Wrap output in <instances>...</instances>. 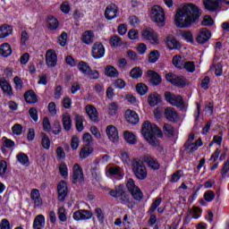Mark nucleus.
Instances as JSON below:
<instances>
[{
  "mask_svg": "<svg viewBox=\"0 0 229 229\" xmlns=\"http://www.w3.org/2000/svg\"><path fill=\"white\" fill-rule=\"evenodd\" d=\"M201 17V11L193 4H186L175 13L174 22L177 28H191Z\"/></svg>",
  "mask_w": 229,
  "mask_h": 229,
  "instance_id": "f257e3e1",
  "label": "nucleus"
},
{
  "mask_svg": "<svg viewBox=\"0 0 229 229\" xmlns=\"http://www.w3.org/2000/svg\"><path fill=\"white\" fill-rule=\"evenodd\" d=\"M141 134L147 142H148L150 146H153V148H158V146H160V141L157 139V137L158 139H162L164 137L162 130H160L156 124L149 122H145L143 123Z\"/></svg>",
  "mask_w": 229,
  "mask_h": 229,
  "instance_id": "f03ea898",
  "label": "nucleus"
},
{
  "mask_svg": "<svg viewBox=\"0 0 229 229\" xmlns=\"http://www.w3.org/2000/svg\"><path fill=\"white\" fill-rule=\"evenodd\" d=\"M106 191H109L110 196H112V198H114L115 199H118L121 205H125V207L131 209L134 208L135 201H133V199L131 198V196H130V193L126 191L124 184H119L115 186L114 190H110V188H107L106 189Z\"/></svg>",
  "mask_w": 229,
  "mask_h": 229,
  "instance_id": "7ed1b4c3",
  "label": "nucleus"
},
{
  "mask_svg": "<svg viewBox=\"0 0 229 229\" xmlns=\"http://www.w3.org/2000/svg\"><path fill=\"white\" fill-rule=\"evenodd\" d=\"M132 173L138 180H146L148 178V168L144 162L140 159H133L131 163Z\"/></svg>",
  "mask_w": 229,
  "mask_h": 229,
  "instance_id": "20e7f679",
  "label": "nucleus"
},
{
  "mask_svg": "<svg viewBox=\"0 0 229 229\" xmlns=\"http://www.w3.org/2000/svg\"><path fill=\"white\" fill-rule=\"evenodd\" d=\"M150 17L157 26H165V13L162 6L154 5L151 9Z\"/></svg>",
  "mask_w": 229,
  "mask_h": 229,
  "instance_id": "39448f33",
  "label": "nucleus"
},
{
  "mask_svg": "<svg viewBox=\"0 0 229 229\" xmlns=\"http://www.w3.org/2000/svg\"><path fill=\"white\" fill-rule=\"evenodd\" d=\"M165 99L169 105H172V106H177V108H180L181 110L185 109V102H183V98L180 95L166 91L165 93Z\"/></svg>",
  "mask_w": 229,
  "mask_h": 229,
  "instance_id": "423d86ee",
  "label": "nucleus"
},
{
  "mask_svg": "<svg viewBox=\"0 0 229 229\" xmlns=\"http://www.w3.org/2000/svg\"><path fill=\"white\" fill-rule=\"evenodd\" d=\"M165 80L168 81L172 85H175V87H180L183 89L185 85H187V81L183 77H180L174 73H167L165 75Z\"/></svg>",
  "mask_w": 229,
  "mask_h": 229,
  "instance_id": "0eeeda50",
  "label": "nucleus"
},
{
  "mask_svg": "<svg viewBox=\"0 0 229 229\" xmlns=\"http://www.w3.org/2000/svg\"><path fill=\"white\" fill-rule=\"evenodd\" d=\"M212 37V32L207 28H202L197 33L196 40L198 44H207Z\"/></svg>",
  "mask_w": 229,
  "mask_h": 229,
  "instance_id": "6e6552de",
  "label": "nucleus"
},
{
  "mask_svg": "<svg viewBox=\"0 0 229 229\" xmlns=\"http://www.w3.org/2000/svg\"><path fill=\"white\" fill-rule=\"evenodd\" d=\"M91 56H93L96 60L103 58V56H105V46H103V43H94L91 48Z\"/></svg>",
  "mask_w": 229,
  "mask_h": 229,
  "instance_id": "1a4fd4ad",
  "label": "nucleus"
},
{
  "mask_svg": "<svg viewBox=\"0 0 229 229\" xmlns=\"http://www.w3.org/2000/svg\"><path fill=\"white\" fill-rule=\"evenodd\" d=\"M106 134L110 142H118L119 141V131L114 125H107L106 127Z\"/></svg>",
  "mask_w": 229,
  "mask_h": 229,
  "instance_id": "9d476101",
  "label": "nucleus"
},
{
  "mask_svg": "<svg viewBox=\"0 0 229 229\" xmlns=\"http://www.w3.org/2000/svg\"><path fill=\"white\" fill-rule=\"evenodd\" d=\"M92 212L87 209H80L73 213V219L75 221H87L89 219H92Z\"/></svg>",
  "mask_w": 229,
  "mask_h": 229,
  "instance_id": "9b49d317",
  "label": "nucleus"
},
{
  "mask_svg": "<svg viewBox=\"0 0 229 229\" xmlns=\"http://www.w3.org/2000/svg\"><path fill=\"white\" fill-rule=\"evenodd\" d=\"M141 37L145 38V40H148L150 44H158V36L152 29L144 30L141 33Z\"/></svg>",
  "mask_w": 229,
  "mask_h": 229,
  "instance_id": "f8f14e48",
  "label": "nucleus"
},
{
  "mask_svg": "<svg viewBox=\"0 0 229 229\" xmlns=\"http://www.w3.org/2000/svg\"><path fill=\"white\" fill-rule=\"evenodd\" d=\"M46 62L47 67H56V64H58V55H56V52L53 49H49L46 54Z\"/></svg>",
  "mask_w": 229,
  "mask_h": 229,
  "instance_id": "ddd939ff",
  "label": "nucleus"
},
{
  "mask_svg": "<svg viewBox=\"0 0 229 229\" xmlns=\"http://www.w3.org/2000/svg\"><path fill=\"white\" fill-rule=\"evenodd\" d=\"M84 176L83 170L79 164L73 165L72 183H83Z\"/></svg>",
  "mask_w": 229,
  "mask_h": 229,
  "instance_id": "4468645a",
  "label": "nucleus"
},
{
  "mask_svg": "<svg viewBox=\"0 0 229 229\" xmlns=\"http://www.w3.org/2000/svg\"><path fill=\"white\" fill-rule=\"evenodd\" d=\"M119 14V8L115 4H110L106 8L105 17L107 21H113V19L117 18Z\"/></svg>",
  "mask_w": 229,
  "mask_h": 229,
  "instance_id": "2eb2a0df",
  "label": "nucleus"
},
{
  "mask_svg": "<svg viewBox=\"0 0 229 229\" xmlns=\"http://www.w3.org/2000/svg\"><path fill=\"white\" fill-rule=\"evenodd\" d=\"M143 162H145L148 167H149V169H152V171H158V169H160V164L158 163L157 157H153L148 155L143 157Z\"/></svg>",
  "mask_w": 229,
  "mask_h": 229,
  "instance_id": "dca6fc26",
  "label": "nucleus"
},
{
  "mask_svg": "<svg viewBox=\"0 0 229 229\" xmlns=\"http://www.w3.org/2000/svg\"><path fill=\"white\" fill-rule=\"evenodd\" d=\"M81 39L86 46H90L94 44L96 34H94V30H86L82 33Z\"/></svg>",
  "mask_w": 229,
  "mask_h": 229,
  "instance_id": "f3484780",
  "label": "nucleus"
},
{
  "mask_svg": "<svg viewBox=\"0 0 229 229\" xmlns=\"http://www.w3.org/2000/svg\"><path fill=\"white\" fill-rule=\"evenodd\" d=\"M0 89H2L4 96H13V89H12V85L4 78L0 79Z\"/></svg>",
  "mask_w": 229,
  "mask_h": 229,
  "instance_id": "a211bd4d",
  "label": "nucleus"
},
{
  "mask_svg": "<svg viewBox=\"0 0 229 229\" xmlns=\"http://www.w3.org/2000/svg\"><path fill=\"white\" fill-rule=\"evenodd\" d=\"M86 114L89 115L90 121H93V123H98L99 121V114H98V109L94 106L87 105Z\"/></svg>",
  "mask_w": 229,
  "mask_h": 229,
  "instance_id": "6ab92c4d",
  "label": "nucleus"
},
{
  "mask_svg": "<svg viewBox=\"0 0 229 229\" xmlns=\"http://www.w3.org/2000/svg\"><path fill=\"white\" fill-rule=\"evenodd\" d=\"M125 119L127 123H129L130 124H138L140 121L139 114H137V112L131 109H127L125 111Z\"/></svg>",
  "mask_w": 229,
  "mask_h": 229,
  "instance_id": "aec40b11",
  "label": "nucleus"
},
{
  "mask_svg": "<svg viewBox=\"0 0 229 229\" xmlns=\"http://www.w3.org/2000/svg\"><path fill=\"white\" fill-rule=\"evenodd\" d=\"M58 199L64 201L67 198V182L61 181L57 186Z\"/></svg>",
  "mask_w": 229,
  "mask_h": 229,
  "instance_id": "412c9836",
  "label": "nucleus"
},
{
  "mask_svg": "<svg viewBox=\"0 0 229 229\" xmlns=\"http://www.w3.org/2000/svg\"><path fill=\"white\" fill-rule=\"evenodd\" d=\"M166 47H168V49H170L171 51L174 50V49H181L182 45L180 44V41H177L176 38H174V36H168L166 38Z\"/></svg>",
  "mask_w": 229,
  "mask_h": 229,
  "instance_id": "4be33fe9",
  "label": "nucleus"
},
{
  "mask_svg": "<svg viewBox=\"0 0 229 229\" xmlns=\"http://www.w3.org/2000/svg\"><path fill=\"white\" fill-rule=\"evenodd\" d=\"M30 199H32L34 203V207L40 208L42 207V198L40 197V191L37 189H33L30 191Z\"/></svg>",
  "mask_w": 229,
  "mask_h": 229,
  "instance_id": "5701e85b",
  "label": "nucleus"
},
{
  "mask_svg": "<svg viewBox=\"0 0 229 229\" xmlns=\"http://www.w3.org/2000/svg\"><path fill=\"white\" fill-rule=\"evenodd\" d=\"M165 117L167 119V121H170V123H175V121L178 119V112H176L174 107H166L165 109Z\"/></svg>",
  "mask_w": 229,
  "mask_h": 229,
  "instance_id": "b1692460",
  "label": "nucleus"
},
{
  "mask_svg": "<svg viewBox=\"0 0 229 229\" xmlns=\"http://www.w3.org/2000/svg\"><path fill=\"white\" fill-rule=\"evenodd\" d=\"M219 3H221V0H204V8L208 12H216L219 8Z\"/></svg>",
  "mask_w": 229,
  "mask_h": 229,
  "instance_id": "393cba45",
  "label": "nucleus"
},
{
  "mask_svg": "<svg viewBox=\"0 0 229 229\" xmlns=\"http://www.w3.org/2000/svg\"><path fill=\"white\" fill-rule=\"evenodd\" d=\"M147 76L150 78V83L152 85H160V83H162V78L154 71L148 70L147 72Z\"/></svg>",
  "mask_w": 229,
  "mask_h": 229,
  "instance_id": "a878e982",
  "label": "nucleus"
},
{
  "mask_svg": "<svg viewBox=\"0 0 229 229\" xmlns=\"http://www.w3.org/2000/svg\"><path fill=\"white\" fill-rule=\"evenodd\" d=\"M46 226V217L44 215H38L33 221L34 229H44Z\"/></svg>",
  "mask_w": 229,
  "mask_h": 229,
  "instance_id": "bb28decb",
  "label": "nucleus"
},
{
  "mask_svg": "<svg viewBox=\"0 0 229 229\" xmlns=\"http://www.w3.org/2000/svg\"><path fill=\"white\" fill-rule=\"evenodd\" d=\"M13 33V28L8 24H3L0 26V38H6Z\"/></svg>",
  "mask_w": 229,
  "mask_h": 229,
  "instance_id": "cd10ccee",
  "label": "nucleus"
},
{
  "mask_svg": "<svg viewBox=\"0 0 229 229\" xmlns=\"http://www.w3.org/2000/svg\"><path fill=\"white\" fill-rule=\"evenodd\" d=\"M184 146L189 153H194V151H198V148L203 146V141H201V139H198L195 142L188 143Z\"/></svg>",
  "mask_w": 229,
  "mask_h": 229,
  "instance_id": "c85d7f7f",
  "label": "nucleus"
},
{
  "mask_svg": "<svg viewBox=\"0 0 229 229\" xmlns=\"http://www.w3.org/2000/svg\"><path fill=\"white\" fill-rule=\"evenodd\" d=\"M104 73L107 76V78H118L119 71L113 65H106L104 71Z\"/></svg>",
  "mask_w": 229,
  "mask_h": 229,
  "instance_id": "c756f323",
  "label": "nucleus"
},
{
  "mask_svg": "<svg viewBox=\"0 0 229 229\" xmlns=\"http://www.w3.org/2000/svg\"><path fill=\"white\" fill-rule=\"evenodd\" d=\"M106 174L107 176H121L123 174V168L120 166L107 167L106 170Z\"/></svg>",
  "mask_w": 229,
  "mask_h": 229,
  "instance_id": "7c9ffc66",
  "label": "nucleus"
},
{
  "mask_svg": "<svg viewBox=\"0 0 229 229\" xmlns=\"http://www.w3.org/2000/svg\"><path fill=\"white\" fill-rule=\"evenodd\" d=\"M123 138H124V140L127 141V143L131 144V146H135V144H137V136H135L133 132H131L129 131H124Z\"/></svg>",
  "mask_w": 229,
  "mask_h": 229,
  "instance_id": "2f4dec72",
  "label": "nucleus"
},
{
  "mask_svg": "<svg viewBox=\"0 0 229 229\" xmlns=\"http://www.w3.org/2000/svg\"><path fill=\"white\" fill-rule=\"evenodd\" d=\"M13 50L12 47L8 43H4L0 46V55L1 56H4V58H6L12 55Z\"/></svg>",
  "mask_w": 229,
  "mask_h": 229,
  "instance_id": "473e14b6",
  "label": "nucleus"
},
{
  "mask_svg": "<svg viewBox=\"0 0 229 229\" xmlns=\"http://www.w3.org/2000/svg\"><path fill=\"white\" fill-rule=\"evenodd\" d=\"M172 63L177 69H183L185 58L182 55H174L172 59Z\"/></svg>",
  "mask_w": 229,
  "mask_h": 229,
  "instance_id": "72a5a7b5",
  "label": "nucleus"
},
{
  "mask_svg": "<svg viewBox=\"0 0 229 229\" xmlns=\"http://www.w3.org/2000/svg\"><path fill=\"white\" fill-rule=\"evenodd\" d=\"M160 101V95L157 93H152L148 95V103L150 106H157Z\"/></svg>",
  "mask_w": 229,
  "mask_h": 229,
  "instance_id": "f704fd0d",
  "label": "nucleus"
},
{
  "mask_svg": "<svg viewBox=\"0 0 229 229\" xmlns=\"http://www.w3.org/2000/svg\"><path fill=\"white\" fill-rule=\"evenodd\" d=\"M63 126L66 131H69L72 126V121L71 120V115L65 113L63 115Z\"/></svg>",
  "mask_w": 229,
  "mask_h": 229,
  "instance_id": "c9c22d12",
  "label": "nucleus"
},
{
  "mask_svg": "<svg viewBox=\"0 0 229 229\" xmlns=\"http://www.w3.org/2000/svg\"><path fill=\"white\" fill-rule=\"evenodd\" d=\"M16 159L19 162V164H21V165H30V157H28V155L21 152L16 156Z\"/></svg>",
  "mask_w": 229,
  "mask_h": 229,
  "instance_id": "e433bc0d",
  "label": "nucleus"
},
{
  "mask_svg": "<svg viewBox=\"0 0 229 229\" xmlns=\"http://www.w3.org/2000/svg\"><path fill=\"white\" fill-rule=\"evenodd\" d=\"M119 111V105L115 102H111L107 106V114L108 115L114 116L117 115V112Z\"/></svg>",
  "mask_w": 229,
  "mask_h": 229,
  "instance_id": "4c0bfd02",
  "label": "nucleus"
},
{
  "mask_svg": "<svg viewBox=\"0 0 229 229\" xmlns=\"http://www.w3.org/2000/svg\"><path fill=\"white\" fill-rule=\"evenodd\" d=\"M41 144L44 149H49L51 148V140H49V136L45 132L40 133Z\"/></svg>",
  "mask_w": 229,
  "mask_h": 229,
  "instance_id": "58836bf2",
  "label": "nucleus"
},
{
  "mask_svg": "<svg viewBox=\"0 0 229 229\" xmlns=\"http://www.w3.org/2000/svg\"><path fill=\"white\" fill-rule=\"evenodd\" d=\"M130 194L136 201H142L144 198V193H142V191H140V188L139 187L136 188L135 190H132V191H130Z\"/></svg>",
  "mask_w": 229,
  "mask_h": 229,
  "instance_id": "ea45409f",
  "label": "nucleus"
},
{
  "mask_svg": "<svg viewBox=\"0 0 229 229\" xmlns=\"http://www.w3.org/2000/svg\"><path fill=\"white\" fill-rule=\"evenodd\" d=\"M77 69H79L80 72H82L84 76H87L89 74V71H90V66H89L87 63L81 61L77 64Z\"/></svg>",
  "mask_w": 229,
  "mask_h": 229,
  "instance_id": "a19ab883",
  "label": "nucleus"
},
{
  "mask_svg": "<svg viewBox=\"0 0 229 229\" xmlns=\"http://www.w3.org/2000/svg\"><path fill=\"white\" fill-rule=\"evenodd\" d=\"M25 101L27 103H37V95L33 90H29L24 94Z\"/></svg>",
  "mask_w": 229,
  "mask_h": 229,
  "instance_id": "79ce46f5",
  "label": "nucleus"
},
{
  "mask_svg": "<svg viewBox=\"0 0 229 229\" xmlns=\"http://www.w3.org/2000/svg\"><path fill=\"white\" fill-rule=\"evenodd\" d=\"M92 151H94V148L89 145H86L81 149L80 157L81 158H87V157H89L92 154Z\"/></svg>",
  "mask_w": 229,
  "mask_h": 229,
  "instance_id": "37998d69",
  "label": "nucleus"
},
{
  "mask_svg": "<svg viewBox=\"0 0 229 229\" xmlns=\"http://www.w3.org/2000/svg\"><path fill=\"white\" fill-rule=\"evenodd\" d=\"M109 44L112 47H120L123 46V40L119 36H113L109 39Z\"/></svg>",
  "mask_w": 229,
  "mask_h": 229,
  "instance_id": "c03bdc74",
  "label": "nucleus"
},
{
  "mask_svg": "<svg viewBox=\"0 0 229 229\" xmlns=\"http://www.w3.org/2000/svg\"><path fill=\"white\" fill-rule=\"evenodd\" d=\"M162 204V198L158 197L151 204L149 209H148V214H154L157 208L160 207Z\"/></svg>",
  "mask_w": 229,
  "mask_h": 229,
  "instance_id": "a18cd8bd",
  "label": "nucleus"
},
{
  "mask_svg": "<svg viewBox=\"0 0 229 229\" xmlns=\"http://www.w3.org/2000/svg\"><path fill=\"white\" fill-rule=\"evenodd\" d=\"M181 37L183 38V40H186V42H190L191 44L194 42V36L190 30H184L181 32Z\"/></svg>",
  "mask_w": 229,
  "mask_h": 229,
  "instance_id": "49530a36",
  "label": "nucleus"
},
{
  "mask_svg": "<svg viewBox=\"0 0 229 229\" xmlns=\"http://www.w3.org/2000/svg\"><path fill=\"white\" fill-rule=\"evenodd\" d=\"M136 90L140 96H146L148 94V86L142 82L136 85Z\"/></svg>",
  "mask_w": 229,
  "mask_h": 229,
  "instance_id": "de8ad7c7",
  "label": "nucleus"
},
{
  "mask_svg": "<svg viewBox=\"0 0 229 229\" xmlns=\"http://www.w3.org/2000/svg\"><path fill=\"white\" fill-rule=\"evenodd\" d=\"M163 131L165 135H167V137H173V135H174V128L169 123L164 124Z\"/></svg>",
  "mask_w": 229,
  "mask_h": 229,
  "instance_id": "09e8293b",
  "label": "nucleus"
},
{
  "mask_svg": "<svg viewBox=\"0 0 229 229\" xmlns=\"http://www.w3.org/2000/svg\"><path fill=\"white\" fill-rule=\"evenodd\" d=\"M47 24H48V29L49 30H56L59 26L58 20L56 18L50 16L47 19Z\"/></svg>",
  "mask_w": 229,
  "mask_h": 229,
  "instance_id": "8fccbe9b",
  "label": "nucleus"
},
{
  "mask_svg": "<svg viewBox=\"0 0 229 229\" xmlns=\"http://www.w3.org/2000/svg\"><path fill=\"white\" fill-rule=\"evenodd\" d=\"M75 126L77 131H83V116L78 114L75 116Z\"/></svg>",
  "mask_w": 229,
  "mask_h": 229,
  "instance_id": "3c124183",
  "label": "nucleus"
},
{
  "mask_svg": "<svg viewBox=\"0 0 229 229\" xmlns=\"http://www.w3.org/2000/svg\"><path fill=\"white\" fill-rule=\"evenodd\" d=\"M182 69H185L187 72H194L196 71V64L192 61L184 62Z\"/></svg>",
  "mask_w": 229,
  "mask_h": 229,
  "instance_id": "603ef678",
  "label": "nucleus"
},
{
  "mask_svg": "<svg viewBox=\"0 0 229 229\" xmlns=\"http://www.w3.org/2000/svg\"><path fill=\"white\" fill-rule=\"evenodd\" d=\"M159 57H160V55L158 54V51L153 50L148 55V62H150V64H155L156 62L158 61Z\"/></svg>",
  "mask_w": 229,
  "mask_h": 229,
  "instance_id": "864d4df0",
  "label": "nucleus"
},
{
  "mask_svg": "<svg viewBox=\"0 0 229 229\" xmlns=\"http://www.w3.org/2000/svg\"><path fill=\"white\" fill-rule=\"evenodd\" d=\"M2 144H3L4 148H7L8 149H10V148H13V146H15V141L12 140L6 137H3Z\"/></svg>",
  "mask_w": 229,
  "mask_h": 229,
  "instance_id": "5fc2aeb1",
  "label": "nucleus"
},
{
  "mask_svg": "<svg viewBox=\"0 0 229 229\" xmlns=\"http://www.w3.org/2000/svg\"><path fill=\"white\" fill-rule=\"evenodd\" d=\"M57 214L59 221L62 223H65V221H67V211L65 210V208H59Z\"/></svg>",
  "mask_w": 229,
  "mask_h": 229,
  "instance_id": "6e6d98bb",
  "label": "nucleus"
},
{
  "mask_svg": "<svg viewBox=\"0 0 229 229\" xmlns=\"http://www.w3.org/2000/svg\"><path fill=\"white\" fill-rule=\"evenodd\" d=\"M130 74L131 78L137 80L138 78H140L142 76V70H140V68L139 67H135L131 71Z\"/></svg>",
  "mask_w": 229,
  "mask_h": 229,
  "instance_id": "4d7b16f0",
  "label": "nucleus"
},
{
  "mask_svg": "<svg viewBox=\"0 0 229 229\" xmlns=\"http://www.w3.org/2000/svg\"><path fill=\"white\" fill-rule=\"evenodd\" d=\"M126 187L127 190L129 191V192H131L132 191H134L135 189H138L139 186H136L135 184V181L131 178H129L126 182Z\"/></svg>",
  "mask_w": 229,
  "mask_h": 229,
  "instance_id": "13d9d810",
  "label": "nucleus"
},
{
  "mask_svg": "<svg viewBox=\"0 0 229 229\" xmlns=\"http://www.w3.org/2000/svg\"><path fill=\"white\" fill-rule=\"evenodd\" d=\"M58 44L62 46V47H65L67 45V32H62L58 37Z\"/></svg>",
  "mask_w": 229,
  "mask_h": 229,
  "instance_id": "bf43d9fd",
  "label": "nucleus"
},
{
  "mask_svg": "<svg viewBox=\"0 0 229 229\" xmlns=\"http://www.w3.org/2000/svg\"><path fill=\"white\" fill-rule=\"evenodd\" d=\"M182 174H183V171L182 170H178L177 172H175L171 179H170V182L172 183H176V182H180V179L182 178Z\"/></svg>",
  "mask_w": 229,
  "mask_h": 229,
  "instance_id": "052dcab7",
  "label": "nucleus"
},
{
  "mask_svg": "<svg viewBox=\"0 0 229 229\" xmlns=\"http://www.w3.org/2000/svg\"><path fill=\"white\" fill-rule=\"evenodd\" d=\"M59 173H60L61 176H63L64 178H67V176L69 175L67 165L61 164L59 165Z\"/></svg>",
  "mask_w": 229,
  "mask_h": 229,
  "instance_id": "680f3d73",
  "label": "nucleus"
},
{
  "mask_svg": "<svg viewBox=\"0 0 229 229\" xmlns=\"http://www.w3.org/2000/svg\"><path fill=\"white\" fill-rule=\"evenodd\" d=\"M95 216L98 218V220L99 221V223L103 224L105 221V214H103V210H101V208H97L95 209Z\"/></svg>",
  "mask_w": 229,
  "mask_h": 229,
  "instance_id": "e2e57ef3",
  "label": "nucleus"
},
{
  "mask_svg": "<svg viewBox=\"0 0 229 229\" xmlns=\"http://www.w3.org/2000/svg\"><path fill=\"white\" fill-rule=\"evenodd\" d=\"M13 135H22V125L16 123L12 127Z\"/></svg>",
  "mask_w": 229,
  "mask_h": 229,
  "instance_id": "0e129e2a",
  "label": "nucleus"
},
{
  "mask_svg": "<svg viewBox=\"0 0 229 229\" xmlns=\"http://www.w3.org/2000/svg\"><path fill=\"white\" fill-rule=\"evenodd\" d=\"M214 198H216V193L212 191H208L204 193V199L208 202L214 201Z\"/></svg>",
  "mask_w": 229,
  "mask_h": 229,
  "instance_id": "69168bd1",
  "label": "nucleus"
},
{
  "mask_svg": "<svg viewBox=\"0 0 229 229\" xmlns=\"http://www.w3.org/2000/svg\"><path fill=\"white\" fill-rule=\"evenodd\" d=\"M229 173V158L224 164L223 169L221 171V174L224 178H226V174Z\"/></svg>",
  "mask_w": 229,
  "mask_h": 229,
  "instance_id": "338daca9",
  "label": "nucleus"
},
{
  "mask_svg": "<svg viewBox=\"0 0 229 229\" xmlns=\"http://www.w3.org/2000/svg\"><path fill=\"white\" fill-rule=\"evenodd\" d=\"M0 229H12L10 221L6 218L2 219L0 222Z\"/></svg>",
  "mask_w": 229,
  "mask_h": 229,
  "instance_id": "774afa93",
  "label": "nucleus"
}]
</instances>
